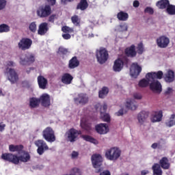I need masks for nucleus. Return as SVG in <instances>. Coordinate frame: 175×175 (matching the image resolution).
Here are the masks:
<instances>
[{
  "instance_id": "f257e3e1",
  "label": "nucleus",
  "mask_w": 175,
  "mask_h": 175,
  "mask_svg": "<svg viewBox=\"0 0 175 175\" xmlns=\"http://www.w3.org/2000/svg\"><path fill=\"white\" fill-rule=\"evenodd\" d=\"M1 159H3V161H7V162L13 163L14 165H18L20 162H23V163L29 162L31 161V154H29V152L25 151L20 156L12 153H3L1 154Z\"/></svg>"
},
{
  "instance_id": "f03ea898",
  "label": "nucleus",
  "mask_w": 175,
  "mask_h": 175,
  "mask_svg": "<svg viewBox=\"0 0 175 175\" xmlns=\"http://www.w3.org/2000/svg\"><path fill=\"white\" fill-rule=\"evenodd\" d=\"M121 157V150L118 148H111L105 152V158L109 161H117Z\"/></svg>"
},
{
  "instance_id": "7ed1b4c3",
  "label": "nucleus",
  "mask_w": 175,
  "mask_h": 175,
  "mask_svg": "<svg viewBox=\"0 0 175 175\" xmlns=\"http://www.w3.org/2000/svg\"><path fill=\"white\" fill-rule=\"evenodd\" d=\"M103 162V158L102 155L99 154H94L92 156V163L93 167L96 170V173H100L102 172V169H100V166H102V163Z\"/></svg>"
},
{
  "instance_id": "20e7f679",
  "label": "nucleus",
  "mask_w": 175,
  "mask_h": 175,
  "mask_svg": "<svg viewBox=\"0 0 175 175\" xmlns=\"http://www.w3.org/2000/svg\"><path fill=\"white\" fill-rule=\"evenodd\" d=\"M53 11L51 10V6L49 4L41 5L37 10V14L41 18H45L51 15Z\"/></svg>"
},
{
  "instance_id": "39448f33",
  "label": "nucleus",
  "mask_w": 175,
  "mask_h": 175,
  "mask_svg": "<svg viewBox=\"0 0 175 175\" xmlns=\"http://www.w3.org/2000/svg\"><path fill=\"white\" fill-rule=\"evenodd\" d=\"M35 62V55L33 53L22 54L20 56L19 64L23 66L31 65Z\"/></svg>"
},
{
  "instance_id": "423d86ee",
  "label": "nucleus",
  "mask_w": 175,
  "mask_h": 175,
  "mask_svg": "<svg viewBox=\"0 0 175 175\" xmlns=\"http://www.w3.org/2000/svg\"><path fill=\"white\" fill-rule=\"evenodd\" d=\"M42 137L44 139L49 143L55 142V134L54 130L51 127H46L42 131Z\"/></svg>"
},
{
  "instance_id": "0eeeda50",
  "label": "nucleus",
  "mask_w": 175,
  "mask_h": 175,
  "mask_svg": "<svg viewBox=\"0 0 175 175\" xmlns=\"http://www.w3.org/2000/svg\"><path fill=\"white\" fill-rule=\"evenodd\" d=\"M67 138L68 142L70 143H75L77 140L79 136L81 135V131L77 130L76 129H70L66 133Z\"/></svg>"
},
{
  "instance_id": "6e6552de",
  "label": "nucleus",
  "mask_w": 175,
  "mask_h": 175,
  "mask_svg": "<svg viewBox=\"0 0 175 175\" xmlns=\"http://www.w3.org/2000/svg\"><path fill=\"white\" fill-rule=\"evenodd\" d=\"M96 57L98 62L103 65V64H105L109 59V53L106 49L102 48L99 51L96 52Z\"/></svg>"
},
{
  "instance_id": "1a4fd4ad",
  "label": "nucleus",
  "mask_w": 175,
  "mask_h": 175,
  "mask_svg": "<svg viewBox=\"0 0 175 175\" xmlns=\"http://www.w3.org/2000/svg\"><path fill=\"white\" fill-rule=\"evenodd\" d=\"M34 144L38 147L37 152L38 155H43L44 151L49 150V146L43 139H38L34 142Z\"/></svg>"
},
{
  "instance_id": "9d476101",
  "label": "nucleus",
  "mask_w": 175,
  "mask_h": 175,
  "mask_svg": "<svg viewBox=\"0 0 175 175\" xmlns=\"http://www.w3.org/2000/svg\"><path fill=\"white\" fill-rule=\"evenodd\" d=\"M128 62H129L128 58H124V60L120 58L115 60L113 66V72H121L124 68V65H128Z\"/></svg>"
},
{
  "instance_id": "9b49d317",
  "label": "nucleus",
  "mask_w": 175,
  "mask_h": 175,
  "mask_svg": "<svg viewBox=\"0 0 175 175\" xmlns=\"http://www.w3.org/2000/svg\"><path fill=\"white\" fill-rule=\"evenodd\" d=\"M32 46V40L28 38H23L18 43V47L21 50H29Z\"/></svg>"
},
{
  "instance_id": "f8f14e48",
  "label": "nucleus",
  "mask_w": 175,
  "mask_h": 175,
  "mask_svg": "<svg viewBox=\"0 0 175 175\" xmlns=\"http://www.w3.org/2000/svg\"><path fill=\"white\" fill-rule=\"evenodd\" d=\"M89 101V98L87 94L85 93H80L77 95V97L74 98V102L76 105H87Z\"/></svg>"
},
{
  "instance_id": "ddd939ff",
  "label": "nucleus",
  "mask_w": 175,
  "mask_h": 175,
  "mask_svg": "<svg viewBox=\"0 0 175 175\" xmlns=\"http://www.w3.org/2000/svg\"><path fill=\"white\" fill-rule=\"evenodd\" d=\"M152 81L149 84L150 90L153 91V92H157L158 94H161L162 92V85L161 82L158 80L152 79Z\"/></svg>"
},
{
  "instance_id": "4468645a",
  "label": "nucleus",
  "mask_w": 175,
  "mask_h": 175,
  "mask_svg": "<svg viewBox=\"0 0 175 175\" xmlns=\"http://www.w3.org/2000/svg\"><path fill=\"white\" fill-rule=\"evenodd\" d=\"M169 43H170V40L165 36H161L157 39V44L160 49H166Z\"/></svg>"
},
{
  "instance_id": "2eb2a0df",
  "label": "nucleus",
  "mask_w": 175,
  "mask_h": 175,
  "mask_svg": "<svg viewBox=\"0 0 175 175\" xmlns=\"http://www.w3.org/2000/svg\"><path fill=\"white\" fill-rule=\"evenodd\" d=\"M131 77L137 79V77L142 73V67L137 63H133L130 69Z\"/></svg>"
},
{
  "instance_id": "dca6fc26",
  "label": "nucleus",
  "mask_w": 175,
  "mask_h": 175,
  "mask_svg": "<svg viewBox=\"0 0 175 175\" xmlns=\"http://www.w3.org/2000/svg\"><path fill=\"white\" fill-rule=\"evenodd\" d=\"M8 79L11 84H16L18 81V74L14 68H9Z\"/></svg>"
},
{
  "instance_id": "f3484780",
  "label": "nucleus",
  "mask_w": 175,
  "mask_h": 175,
  "mask_svg": "<svg viewBox=\"0 0 175 175\" xmlns=\"http://www.w3.org/2000/svg\"><path fill=\"white\" fill-rule=\"evenodd\" d=\"M95 129L99 135H106L109 131L107 124L101 123L95 126Z\"/></svg>"
},
{
  "instance_id": "a211bd4d",
  "label": "nucleus",
  "mask_w": 175,
  "mask_h": 175,
  "mask_svg": "<svg viewBox=\"0 0 175 175\" xmlns=\"http://www.w3.org/2000/svg\"><path fill=\"white\" fill-rule=\"evenodd\" d=\"M146 79H151V80H161L163 79V72L159 70L157 72H148L146 75Z\"/></svg>"
},
{
  "instance_id": "6ab92c4d",
  "label": "nucleus",
  "mask_w": 175,
  "mask_h": 175,
  "mask_svg": "<svg viewBox=\"0 0 175 175\" xmlns=\"http://www.w3.org/2000/svg\"><path fill=\"white\" fill-rule=\"evenodd\" d=\"M148 116H150V113H148V111H140L137 116V120H138L139 124H140V125H144L145 122H147Z\"/></svg>"
},
{
  "instance_id": "aec40b11",
  "label": "nucleus",
  "mask_w": 175,
  "mask_h": 175,
  "mask_svg": "<svg viewBox=\"0 0 175 175\" xmlns=\"http://www.w3.org/2000/svg\"><path fill=\"white\" fill-rule=\"evenodd\" d=\"M49 32V23L44 22L40 24L38 29V34L43 36Z\"/></svg>"
},
{
  "instance_id": "412c9836",
  "label": "nucleus",
  "mask_w": 175,
  "mask_h": 175,
  "mask_svg": "<svg viewBox=\"0 0 175 175\" xmlns=\"http://www.w3.org/2000/svg\"><path fill=\"white\" fill-rule=\"evenodd\" d=\"M124 53L126 57H130L131 58L135 57L137 54L136 52V46L133 44L131 46L126 48Z\"/></svg>"
},
{
  "instance_id": "4be33fe9",
  "label": "nucleus",
  "mask_w": 175,
  "mask_h": 175,
  "mask_svg": "<svg viewBox=\"0 0 175 175\" xmlns=\"http://www.w3.org/2000/svg\"><path fill=\"white\" fill-rule=\"evenodd\" d=\"M38 84L39 88L41 90H46L47 88V84H49V81L44 77L40 75L38 77Z\"/></svg>"
},
{
  "instance_id": "5701e85b",
  "label": "nucleus",
  "mask_w": 175,
  "mask_h": 175,
  "mask_svg": "<svg viewBox=\"0 0 175 175\" xmlns=\"http://www.w3.org/2000/svg\"><path fill=\"white\" fill-rule=\"evenodd\" d=\"M40 103L44 107H49L50 106V96L47 94H44L39 98Z\"/></svg>"
},
{
  "instance_id": "b1692460",
  "label": "nucleus",
  "mask_w": 175,
  "mask_h": 175,
  "mask_svg": "<svg viewBox=\"0 0 175 175\" xmlns=\"http://www.w3.org/2000/svg\"><path fill=\"white\" fill-rule=\"evenodd\" d=\"M163 79L165 83H173L175 79L174 72L172 70H169L164 75Z\"/></svg>"
},
{
  "instance_id": "393cba45",
  "label": "nucleus",
  "mask_w": 175,
  "mask_h": 175,
  "mask_svg": "<svg viewBox=\"0 0 175 175\" xmlns=\"http://www.w3.org/2000/svg\"><path fill=\"white\" fill-rule=\"evenodd\" d=\"M160 167H162L164 170H167L170 169V163H169V159L167 157H162L159 161Z\"/></svg>"
},
{
  "instance_id": "a878e982",
  "label": "nucleus",
  "mask_w": 175,
  "mask_h": 175,
  "mask_svg": "<svg viewBox=\"0 0 175 175\" xmlns=\"http://www.w3.org/2000/svg\"><path fill=\"white\" fill-rule=\"evenodd\" d=\"M162 117H163L162 111H154L151 118L152 122H161L162 121Z\"/></svg>"
},
{
  "instance_id": "bb28decb",
  "label": "nucleus",
  "mask_w": 175,
  "mask_h": 175,
  "mask_svg": "<svg viewBox=\"0 0 175 175\" xmlns=\"http://www.w3.org/2000/svg\"><path fill=\"white\" fill-rule=\"evenodd\" d=\"M88 6H90V5L88 4V0H80L79 3L77 5L76 9L77 10L84 12V10L88 9Z\"/></svg>"
},
{
  "instance_id": "cd10ccee",
  "label": "nucleus",
  "mask_w": 175,
  "mask_h": 175,
  "mask_svg": "<svg viewBox=\"0 0 175 175\" xmlns=\"http://www.w3.org/2000/svg\"><path fill=\"white\" fill-rule=\"evenodd\" d=\"M80 65V62L77 59V57L74 56L69 60L68 68L70 69H75Z\"/></svg>"
},
{
  "instance_id": "c85d7f7f",
  "label": "nucleus",
  "mask_w": 175,
  "mask_h": 175,
  "mask_svg": "<svg viewBox=\"0 0 175 175\" xmlns=\"http://www.w3.org/2000/svg\"><path fill=\"white\" fill-rule=\"evenodd\" d=\"M40 105V100L36 97H31L29 98L30 109H36Z\"/></svg>"
},
{
  "instance_id": "c756f323",
  "label": "nucleus",
  "mask_w": 175,
  "mask_h": 175,
  "mask_svg": "<svg viewBox=\"0 0 175 175\" xmlns=\"http://www.w3.org/2000/svg\"><path fill=\"white\" fill-rule=\"evenodd\" d=\"M170 4V1H169V0H160L157 2L156 6H157L159 9L163 10L167 9Z\"/></svg>"
},
{
  "instance_id": "7c9ffc66",
  "label": "nucleus",
  "mask_w": 175,
  "mask_h": 175,
  "mask_svg": "<svg viewBox=\"0 0 175 175\" xmlns=\"http://www.w3.org/2000/svg\"><path fill=\"white\" fill-rule=\"evenodd\" d=\"M72 80H73V77L69 73H65L62 77V82H63L64 84H70Z\"/></svg>"
},
{
  "instance_id": "2f4dec72",
  "label": "nucleus",
  "mask_w": 175,
  "mask_h": 175,
  "mask_svg": "<svg viewBox=\"0 0 175 175\" xmlns=\"http://www.w3.org/2000/svg\"><path fill=\"white\" fill-rule=\"evenodd\" d=\"M152 170L153 172V175H162L163 174V172L162 171V168H161V165L158 163H154Z\"/></svg>"
},
{
  "instance_id": "473e14b6",
  "label": "nucleus",
  "mask_w": 175,
  "mask_h": 175,
  "mask_svg": "<svg viewBox=\"0 0 175 175\" xmlns=\"http://www.w3.org/2000/svg\"><path fill=\"white\" fill-rule=\"evenodd\" d=\"M81 137L85 142H89V143H92L93 144H99V142H98L96 139L92 137L91 135H82Z\"/></svg>"
},
{
  "instance_id": "72a5a7b5",
  "label": "nucleus",
  "mask_w": 175,
  "mask_h": 175,
  "mask_svg": "<svg viewBox=\"0 0 175 175\" xmlns=\"http://www.w3.org/2000/svg\"><path fill=\"white\" fill-rule=\"evenodd\" d=\"M23 148H24L23 145L11 144L9 146V150L10 152H20L21 151H23Z\"/></svg>"
},
{
  "instance_id": "f704fd0d",
  "label": "nucleus",
  "mask_w": 175,
  "mask_h": 175,
  "mask_svg": "<svg viewBox=\"0 0 175 175\" xmlns=\"http://www.w3.org/2000/svg\"><path fill=\"white\" fill-rule=\"evenodd\" d=\"M126 107L128 110H136L137 109V105H136V101L135 100H130L126 101Z\"/></svg>"
},
{
  "instance_id": "c9c22d12",
  "label": "nucleus",
  "mask_w": 175,
  "mask_h": 175,
  "mask_svg": "<svg viewBox=\"0 0 175 175\" xmlns=\"http://www.w3.org/2000/svg\"><path fill=\"white\" fill-rule=\"evenodd\" d=\"M129 17V15L128 14V13L122 12V11H120L117 14V18L120 21H126V20H128Z\"/></svg>"
},
{
  "instance_id": "e433bc0d",
  "label": "nucleus",
  "mask_w": 175,
  "mask_h": 175,
  "mask_svg": "<svg viewBox=\"0 0 175 175\" xmlns=\"http://www.w3.org/2000/svg\"><path fill=\"white\" fill-rule=\"evenodd\" d=\"M150 81H151V79H142L139 81L138 85L141 88H146L150 85Z\"/></svg>"
},
{
  "instance_id": "4c0bfd02",
  "label": "nucleus",
  "mask_w": 175,
  "mask_h": 175,
  "mask_svg": "<svg viewBox=\"0 0 175 175\" xmlns=\"http://www.w3.org/2000/svg\"><path fill=\"white\" fill-rule=\"evenodd\" d=\"M166 126L168 128H172V126H174L175 125V114H172L168 120H167L165 123Z\"/></svg>"
},
{
  "instance_id": "58836bf2",
  "label": "nucleus",
  "mask_w": 175,
  "mask_h": 175,
  "mask_svg": "<svg viewBox=\"0 0 175 175\" xmlns=\"http://www.w3.org/2000/svg\"><path fill=\"white\" fill-rule=\"evenodd\" d=\"M107 94H109V88L104 86L102 88L101 90L98 92V96L101 99H103Z\"/></svg>"
},
{
  "instance_id": "ea45409f",
  "label": "nucleus",
  "mask_w": 175,
  "mask_h": 175,
  "mask_svg": "<svg viewBox=\"0 0 175 175\" xmlns=\"http://www.w3.org/2000/svg\"><path fill=\"white\" fill-rule=\"evenodd\" d=\"M71 21H72V24H74V25H75V27H80V23H81V20L80 19L79 16L75 15V16H72Z\"/></svg>"
},
{
  "instance_id": "a19ab883",
  "label": "nucleus",
  "mask_w": 175,
  "mask_h": 175,
  "mask_svg": "<svg viewBox=\"0 0 175 175\" xmlns=\"http://www.w3.org/2000/svg\"><path fill=\"white\" fill-rule=\"evenodd\" d=\"M166 12L170 14V16H174L175 14V5L172 4L168 5L166 8Z\"/></svg>"
},
{
  "instance_id": "79ce46f5",
  "label": "nucleus",
  "mask_w": 175,
  "mask_h": 175,
  "mask_svg": "<svg viewBox=\"0 0 175 175\" xmlns=\"http://www.w3.org/2000/svg\"><path fill=\"white\" fill-rule=\"evenodd\" d=\"M10 31V27L9 25L3 23L0 25V33H3V32H9Z\"/></svg>"
},
{
  "instance_id": "37998d69",
  "label": "nucleus",
  "mask_w": 175,
  "mask_h": 175,
  "mask_svg": "<svg viewBox=\"0 0 175 175\" xmlns=\"http://www.w3.org/2000/svg\"><path fill=\"white\" fill-rule=\"evenodd\" d=\"M38 29V25H36V22H31L29 25V30L30 32H32L33 33H35Z\"/></svg>"
},
{
  "instance_id": "c03bdc74",
  "label": "nucleus",
  "mask_w": 175,
  "mask_h": 175,
  "mask_svg": "<svg viewBox=\"0 0 175 175\" xmlns=\"http://www.w3.org/2000/svg\"><path fill=\"white\" fill-rule=\"evenodd\" d=\"M100 118L105 122H110V115L100 111Z\"/></svg>"
},
{
  "instance_id": "a18cd8bd",
  "label": "nucleus",
  "mask_w": 175,
  "mask_h": 175,
  "mask_svg": "<svg viewBox=\"0 0 175 175\" xmlns=\"http://www.w3.org/2000/svg\"><path fill=\"white\" fill-rule=\"evenodd\" d=\"M62 31L64 33H73L75 32V30L72 28H70L68 26H63L62 27Z\"/></svg>"
},
{
  "instance_id": "49530a36",
  "label": "nucleus",
  "mask_w": 175,
  "mask_h": 175,
  "mask_svg": "<svg viewBox=\"0 0 175 175\" xmlns=\"http://www.w3.org/2000/svg\"><path fill=\"white\" fill-rule=\"evenodd\" d=\"M81 126L82 129L87 131V132H90V131H91V129H92V127H91V124H87L85 122L81 123Z\"/></svg>"
},
{
  "instance_id": "de8ad7c7",
  "label": "nucleus",
  "mask_w": 175,
  "mask_h": 175,
  "mask_svg": "<svg viewBox=\"0 0 175 175\" xmlns=\"http://www.w3.org/2000/svg\"><path fill=\"white\" fill-rule=\"evenodd\" d=\"M138 54H143V51H144V47L143 46V43L140 42L138 44L137 47Z\"/></svg>"
},
{
  "instance_id": "09e8293b",
  "label": "nucleus",
  "mask_w": 175,
  "mask_h": 175,
  "mask_svg": "<svg viewBox=\"0 0 175 175\" xmlns=\"http://www.w3.org/2000/svg\"><path fill=\"white\" fill-rule=\"evenodd\" d=\"M119 31L120 32H124L125 31H128V26L126 24L120 25L119 26Z\"/></svg>"
},
{
  "instance_id": "8fccbe9b",
  "label": "nucleus",
  "mask_w": 175,
  "mask_h": 175,
  "mask_svg": "<svg viewBox=\"0 0 175 175\" xmlns=\"http://www.w3.org/2000/svg\"><path fill=\"white\" fill-rule=\"evenodd\" d=\"M144 13H148V14H154V9L151 7H146L144 10Z\"/></svg>"
},
{
  "instance_id": "3c124183",
  "label": "nucleus",
  "mask_w": 175,
  "mask_h": 175,
  "mask_svg": "<svg viewBox=\"0 0 175 175\" xmlns=\"http://www.w3.org/2000/svg\"><path fill=\"white\" fill-rule=\"evenodd\" d=\"M59 53H60V54H62L63 55H66L68 54V49L64 47H59Z\"/></svg>"
},
{
  "instance_id": "603ef678",
  "label": "nucleus",
  "mask_w": 175,
  "mask_h": 175,
  "mask_svg": "<svg viewBox=\"0 0 175 175\" xmlns=\"http://www.w3.org/2000/svg\"><path fill=\"white\" fill-rule=\"evenodd\" d=\"M6 7V0H0V10H3Z\"/></svg>"
},
{
  "instance_id": "864d4df0",
  "label": "nucleus",
  "mask_w": 175,
  "mask_h": 175,
  "mask_svg": "<svg viewBox=\"0 0 175 175\" xmlns=\"http://www.w3.org/2000/svg\"><path fill=\"white\" fill-rule=\"evenodd\" d=\"M63 39H65V40H69L70 38H72V36L70 35L69 33H66L64 34H62Z\"/></svg>"
},
{
  "instance_id": "5fc2aeb1",
  "label": "nucleus",
  "mask_w": 175,
  "mask_h": 175,
  "mask_svg": "<svg viewBox=\"0 0 175 175\" xmlns=\"http://www.w3.org/2000/svg\"><path fill=\"white\" fill-rule=\"evenodd\" d=\"M116 116L120 117L121 116H124V109H121L118 112L116 113Z\"/></svg>"
},
{
  "instance_id": "6e6d98bb",
  "label": "nucleus",
  "mask_w": 175,
  "mask_h": 175,
  "mask_svg": "<svg viewBox=\"0 0 175 175\" xmlns=\"http://www.w3.org/2000/svg\"><path fill=\"white\" fill-rule=\"evenodd\" d=\"M54 20H55V14H52L49 18V23H54Z\"/></svg>"
},
{
  "instance_id": "4d7b16f0",
  "label": "nucleus",
  "mask_w": 175,
  "mask_h": 175,
  "mask_svg": "<svg viewBox=\"0 0 175 175\" xmlns=\"http://www.w3.org/2000/svg\"><path fill=\"white\" fill-rule=\"evenodd\" d=\"M133 6L134 8H139V6H140V3L139 2V1L135 0L133 3Z\"/></svg>"
},
{
  "instance_id": "13d9d810",
  "label": "nucleus",
  "mask_w": 175,
  "mask_h": 175,
  "mask_svg": "<svg viewBox=\"0 0 175 175\" xmlns=\"http://www.w3.org/2000/svg\"><path fill=\"white\" fill-rule=\"evenodd\" d=\"M46 2L49 3L50 6H54V5H55L56 0H46Z\"/></svg>"
},
{
  "instance_id": "bf43d9fd",
  "label": "nucleus",
  "mask_w": 175,
  "mask_h": 175,
  "mask_svg": "<svg viewBox=\"0 0 175 175\" xmlns=\"http://www.w3.org/2000/svg\"><path fill=\"white\" fill-rule=\"evenodd\" d=\"M133 96L135 99H142V94L139 93H135Z\"/></svg>"
},
{
  "instance_id": "052dcab7",
  "label": "nucleus",
  "mask_w": 175,
  "mask_h": 175,
  "mask_svg": "<svg viewBox=\"0 0 175 175\" xmlns=\"http://www.w3.org/2000/svg\"><path fill=\"white\" fill-rule=\"evenodd\" d=\"M100 175H111V174L110 173V171L105 170V171L100 172Z\"/></svg>"
},
{
  "instance_id": "680f3d73",
  "label": "nucleus",
  "mask_w": 175,
  "mask_h": 175,
  "mask_svg": "<svg viewBox=\"0 0 175 175\" xmlns=\"http://www.w3.org/2000/svg\"><path fill=\"white\" fill-rule=\"evenodd\" d=\"M16 65V63L13 61H8L7 62V66H14Z\"/></svg>"
},
{
  "instance_id": "e2e57ef3",
  "label": "nucleus",
  "mask_w": 175,
  "mask_h": 175,
  "mask_svg": "<svg viewBox=\"0 0 175 175\" xmlns=\"http://www.w3.org/2000/svg\"><path fill=\"white\" fill-rule=\"evenodd\" d=\"M172 92L173 89L172 88H168L165 91V94H166V95H169V94H172Z\"/></svg>"
},
{
  "instance_id": "0e129e2a",
  "label": "nucleus",
  "mask_w": 175,
  "mask_h": 175,
  "mask_svg": "<svg viewBox=\"0 0 175 175\" xmlns=\"http://www.w3.org/2000/svg\"><path fill=\"white\" fill-rule=\"evenodd\" d=\"M79 157V152L73 151L72 153V158H77Z\"/></svg>"
},
{
  "instance_id": "69168bd1",
  "label": "nucleus",
  "mask_w": 175,
  "mask_h": 175,
  "mask_svg": "<svg viewBox=\"0 0 175 175\" xmlns=\"http://www.w3.org/2000/svg\"><path fill=\"white\" fill-rule=\"evenodd\" d=\"M148 173H150V172H148V170H144L141 172V175H147V174H148Z\"/></svg>"
},
{
  "instance_id": "338daca9",
  "label": "nucleus",
  "mask_w": 175,
  "mask_h": 175,
  "mask_svg": "<svg viewBox=\"0 0 175 175\" xmlns=\"http://www.w3.org/2000/svg\"><path fill=\"white\" fill-rule=\"evenodd\" d=\"M62 3H64V5H66V3H68V2H73V1L75 0H61Z\"/></svg>"
},
{
  "instance_id": "774afa93",
  "label": "nucleus",
  "mask_w": 175,
  "mask_h": 175,
  "mask_svg": "<svg viewBox=\"0 0 175 175\" xmlns=\"http://www.w3.org/2000/svg\"><path fill=\"white\" fill-rule=\"evenodd\" d=\"M102 109L103 110V112L104 113H106V110H107V105L106 104H104L102 107Z\"/></svg>"
}]
</instances>
